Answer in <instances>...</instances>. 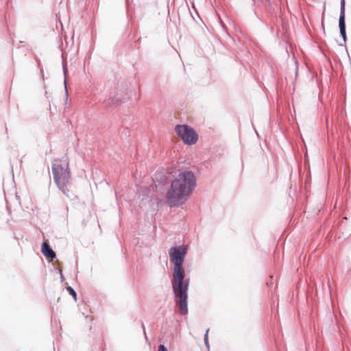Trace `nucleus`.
Masks as SVG:
<instances>
[{
	"label": "nucleus",
	"mask_w": 351,
	"mask_h": 351,
	"mask_svg": "<svg viewBox=\"0 0 351 351\" xmlns=\"http://www.w3.org/2000/svg\"><path fill=\"white\" fill-rule=\"evenodd\" d=\"M188 245H180L172 246L169 250L170 262L173 264L172 278L171 280L174 302L181 315L188 314V291L190 278L186 277L184 266Z\"/></svg>",
	"instance_id": "nucleus-1"
},
{
	"label": "nucleus",
	"mask_w": 351,
	"mask_h": 351,
	"mask_svg": "<svg viewBox=\"0 0 351 351\" xmlns=\"http://www.w3.org/2000/svg\"><path fill=\"white\" fill-rule=\"evenodd\" d=\"M197 179L191 170L180 172L171 181L166 192V201L171 208L179 207L184 204L195 189Z\"/></svg>",
	"instance_id": "nucleus-2"
},
{
	"label": "nucleus",
	"mask_w": 351,
	"mask_h": 351,
	"mask_svg": "<svg viewBox=\"0 0 351 351\" xmlns=\"http://www.w3.org/2000/svg\"><path fill=\"white\" fill-rule=\"evenodd\" d=\"M51 171L55 183L59 190L69 198H71L72 193L70 191L71 186V171L67 158L63 157L55 159L53 161Z\"/></svg>",
	"instance_id": "nucleus-3"
},
{
	"label": "nucleus",
	"mask_w": 351,
	"mask_h": 351,
	"mask_svg": "<svg viewBox=\"0 0 351 351\" xmlns=\"http://www.w3.org/2000/svg\"><path fill=\"white\" fill-rule=\"evenodd\" d=\"M175 130L186 145H194L198 140V134L195 130L188 125H177Z\"/></svg>",
	"instance_id": "nucleus-4"
},
{
	"label": "nucleus",
	"mask_w": 351,
	"mask_h": 351,
	"mask_svg": "<svg viewBox=\"0 0 351 351\" xmlns=\"http://www.w3.org/2000/svg\"><path fill=\"white\" fill-rule=\"evenodd\" d=\"M346 0H340V14L339 18V28L340 36L343 38V41L346 43L347 40L346 25Z\"/></svg>",
	"instance_id": "nucleus-5"
},
{
	"label": "nucleus",
	"mask_w": 351,
	"mask_h": 351,
	"mask_svg": "<svg viewBox=\"0 0 351 351\" xmlns=\"http://www.w3.org/2000/svg\"><path fill=\"white\" fill-rule=\"evenodd\" d=\"M41 252L47 258L53 260L56 258V253L55 251H53L50 245L46 241L42 243Z\"/></svg>",
	"instance_id": "nucleus-6"
},
{
	"label": "nucleus",
	"mask_w": 351,
	"mask_h": 351,
	"mask_svg": "<svg viewBox=\"0 0 351 351\" xmlns=\"http://www.w3.org/2000/svg\"><path fill=\"white\" fill-rule=\"evenodd\" d=\"M154 182L158 185L165 186L169 183V178L162 171H157L153 178Z\"/></svg>",
	"instance_id": "nucleus-7"
},
{
	"label": "nucleus",
	"mask_w": 351,
	"mask_h": 351,
	"mask_svg": "<svg viewBox=\"0 0 351 351\" xmlns=\"http://www.w3.org/2000/svg\"><path fill=\"white\" fill-rule=\"evenodd\" d=\"M62 69H63V73H64V90H65V96H66V101H67L68 98H69V93H68V89H67V87H66V71H67V69H66V59L64 58V56L62 55Z\"/></svg>",
	"instance_id": "nucleus-8"
},
{
	"label": "nucleus",
	"mask_w": 351,
	"mask_h": 351,
	"mask_svg": "<svg viewBox=\"0 0 351 351\" xmlns=\"http://www.w3.org/2000/svg\"><path fill=\"white\" fill-rule=\"evenodd\" d=\"M122 102L123 101L118 98L110 97L108 99V104L110 105L118 106L119 104H121Z\"/></svg>",
	"instance_id": "nucleus-9"
},
{
	"label": "nucleus",
	"mask_w": 351,
	"mask_h": 351,
	"mask_svg": "<svg viewBox=\"0 0 351 351\" xmlns=\"http://www.w3.org/2000/svg\"><path fill=\"white\" fill-rule=\"evenodd\" d=\"M208 332H209V328H208L206 330V332L204 336V344H205L206 347L207 348L208 351L210 350V346H209V342H208Z\"/></svg>",
	"instance_id": "nucleus-10"
},
{
	"label": "nucleus",
	"mask_w": 351,
	"mask_h": 351,
	"mask_svg": "<svg viewBox=\"0 0 351 351\" xmlns=\"http://www.w3.org/2000/svg\"><path fill=\"white\" fill-rule=\"evenodd\" d=\"M66 290L69 292V293L71 295H72L74 300L77 301V293H76L75 291L71 286H68L66 287Z\"/></svg>",
	"instance_id": "nucleus-11"
},
{
	"label": "nucleus",
	"mask_w": 351,
	"mask_h": 351,
	"mask_svg": "<svg viewBox=\"0 0 351 351\" xmlns=\"http://www.w3.org/2000/svg\"><path fill=\"white\" fill-rule=\"evenodd\" d=\"M158 351H169L166 346L163 344H160L158 348Z\"/></svg>",
	"instance_id": "nucleus-12"
},
{
	"label": "nucleus",
	"mask_w": 351,
	"mask_h": 351,
	"mask_svg": "<svg viewBox=\"0 0 351 351\" xmlns=\"http://www.w3.org/2000/svg\"><path fill=\"white\" fill-rule=\"evenodd\" d=\"M325 10H326V3H324V10H323V14H322V19L324 18Z\"/></svg>",
	"instance_id": "nucleus-13"
},
{
	"label": "nucleus",
	"mask_w": 351,
	"mask_h": 351,
	"mask_svg": "<svg viewBox=\"0 0 351 351\" xmlns=\"http://www.w3.org/2000/svg\"><path fill=\"white\" fill-rule=\"evenodd\" d=\"M142 328L143 330V333H144L145 336L146 337L145 328V326L143 324H142Z\"/></svg>",
	"instance_id": "nucleus-14"
},
{
	"label": "nucleus",
	"mask_w": 351,
	"mask_h": 351,
	"mask_svg": "<svg viewBox=\"0 0 351 351\" xmlns=\"http://www.w3.org/2000/svg\"><path fill=\"white\" fill-rule=\"evenodd\" d=\"M60 277H61V278H62V279H63V278H64V276H63V275H62V270H61V269H60Z\"/></svg>",
	"instance_id": "nucleus-15"
},
{
	"label": "nucleus",
	"mask_w": 351,
	"mask_h": 351,
	"mask_svg": "<svg viewBox=\"0 0 351 351\" xmlns=\"http://www.w3.org/2000/svg\"><path fill=\"white\" fill-rule=\"evenodd\" d=\"M298 67H296V73L298 72Z\"/></svg>",
	"instance_id": "nucleus-16"
}]
</instances>
